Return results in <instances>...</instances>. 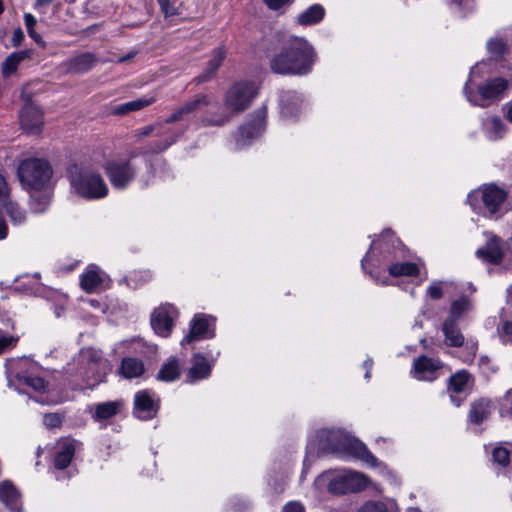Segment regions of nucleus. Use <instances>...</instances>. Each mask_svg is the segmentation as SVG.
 Returning a JSON list of instances; mask_svg holds the SVG:
<instances>
[{
    "instance_id": "nucleus-1",
    "label": "nucleus",
    "mask_w": 512,
    "mask_h": 512,
    "mask_svg": "<svg viewBox=\"0 0 512 512\" xmlns=\"http://www.w3.org/2000/svg\"><path fill=\"white\" fill-rule=\"evenodd\" d=\"M317 60L312 44L304 37L279 39L269 54V67L275 74L303 76L310 73Z\"/></svg>"
},
{
    "instance_id": "nucleus-2",
    "label": "nucleus",
    "mask_w": 512,
    "mask_h": 512,
    "mask_svg": "<svg viewBox=\"0 0 512 512\" xmlns=\"http://www.w3.org/2000/svg\"><path fill=\"white\" fill-rule=\"evenodd\" d=\"M105 366L99 351L85 348L66 364L64 372L76 387L92 388L104 380Z\"/></svg>"
},
{
    "instance_id": "nucleus-3",
    "label": "nucleus",
    "mask_w": 512,
    "mask_h": 512,
    "mask_svg": "<svg viewBox=\"0 0 512 512\" xmlns=\"http://www.w3.org/2000/svg\"><path fill=\"white\" fill-rule=\"evenodd\" d=\"M319 448L340 458H356L370 466L377 465V459L365 444L340 429H322L318 432Z\"/></svg>"
},
{
    "instance_id": "nucleus-4",
    "label": "nucleus",
    "mask_w": 512,
    "mask_h": 512,
    "mask_svg": "<svg viewBox=\"0 0 512 512\" xmlns=\"http://www.w3.org/2000/svg\"><path fill=\"white\" fill-rule=\"evenodd\" d=\"M368 486V478L357 471L330 469L322 472L314 480L313 488L318 495L327 492L332 495L357 493Z\"/></svg>"
},
{
    "instance_id": "nucleus-5",
    "label": "nucleus",
    "mask_w": 512,
    "mask_h": 512,
    "mask_svg": "<svg viewBox=\"0 0 512 512\" xmlns=\"http://www.w3.org/2000/svg\"><path fill=\"white\" fill-rule=\"evenodd\" d=\"M69 181L74 193L87 200H98L108 195V186L102 176L84 167L69 168Z\"/></svg>"
},
{
    "instance_id": "nucleus-6",
    "label": "nucleus",
    "mask_w": 512,
    "mask_h": 512,
    "mask_svg": "<svg viewBox=\"0 0 512 512\" xmlns=\"http://www.w3.org/2000/svg\"><path fill=\"white\" fill-rule=\"evenodd\" d=\"M53 175L50 163L42 158H27L20 162L17 176L23 189L29 192L44 190Z\"/></svg>"
},
{
    "instance_id": "nucleus-7",
    "label": "nucleus",
    "mask_w": 512,
    "mask_h": 512,
    "mask_svg": "<svg viewBox=\"0 0 512 512\" xmlns=\"http://www.w3.org/2000/svg\"><path fill=\"white\" fill-rule=\"evenodd\" d=\"M506 198L507 192L491 183L472 191L467 201L476 213L484 217H492L500 210Z\"/></svg>"
},
{
    "instance_id": "nucleus-8",
    "label": "nucleus",
    "mask_w": 512,
    "mask_h": 512,
    "mask_svg": "<svg viewBox=\"0 0 512 512\" xmlns=\"http://www.w3.org/2000/svg\"><path fill=\"white\" fill-rule=\"evenodd\" d=\"M481 64H477L471 69L470 76L464 87V93L467 100L473 105L485 107L490 101L500 98L503 92L508 88L509 81L503 78H495L487 81L485 84L478 86V92L473 93L470 90L471 85L474 84V78L478 74Z\"/></svg>"
},
{
    "instance_id": "nucleus-9",
    "label": "nucleus",
    "mask_w": 512,
    "mask_h": 512,
    "mask_svg": "<svg viewBox=\"0 0 512 512\" xmlns=\"http://www.w3.org/2000/svg\"><path fill=\"white\" fill-rule=\"evenodd\" d=\"M104 170L111 185L117 190H124L135 180L139 167L131 156L107 161Z\"/></svg>"
},
{
    "instance_id": "nucleus-10",
    "label": "nucleus",
    "mask_w": 512,
    "mask_h": 512,
    "mask_svg": "<svg viewBox=\"0 0 512 512\" xmlns=\"http://www.w3.org/2000/svg\"><path fill=\"white\" fill-rule=\"evenodd\" d=\"M258 93L256 84L252 81H240L232 85L225 96V108L233 113L246 110Z\"/></svg>"
},
{
    "instance_id": "nucleus-11",
    "label": "nucleus",
    "mask_w": 512,
    "mask_h": 512,
    "mask_svg": "<svg viewBox=\"0 0 512 512\" xmlns=\"http://www.w3.org/2000/svg\"><path fill=\"white\" fill-rule=\"evenodd\" d=\"M18 368H36V365L27 358L10 359L6 362V376L8 386L13 387L16 382L27 385L35 391L45 388V381L41 377L32 374H21Z\"/></svg>"
},
{
    "instance_id": "nucleus-12",
    "label": "nucleus",
    "mask_w": 512,
    "mask_h": 512,
    "mask_svg": "<svg viewBox=\"0 0 512 512\" xmlns=\"http://www.w3.org/2000/svg\"><path fill=\"white\" fill-rule=\"evenodd\" d=\"M266 116V107L262 106L255 111L253 119L248 124L240 127L236 138L239 148L249 144L252 139L258 137L264 131Z\"/></svg>"
},
{
    "instance_id": "nucleus-13",
    "label": "nucleus",
    "mask_w": 512,
    "mask_h": 512,
    "mask_svg": "<svg viewBox=\"0 0 512 512\" xmlns=\"http://www.w3.org/2000/svg\"><path fill=\"white\" fill-rule=\"evenodd\" d=\"M399 245L400 241L394 236L393 232L384 230L378 239L372 241L368 253L361 261L362 268L365 269L366 262L376 256V252L382 255L384 260H390V255Z\"/></svg>"
},
{
    "instance_id": "nucleus-14",
    "label": "nucleus",
    "mask_w": 512,
    "mask_h": 512,
    "mask_svg": "<svg viewBox=\"0 0 512 512\" xmlns=\"http://www.w3.org/2000/svg\"><path fill=\"white\" fill-rule=\"evenodd\" d=\"M485 235L487 237L486 244L476 250V257L484 262L500 265L504 260V241L492 233Z\"/></svg>"
},
{
    "instance_id": "nucleus-15",
    "label": "nucleus",
    "mask_w": 512,
    "mask_h": 512,
    "mask_svg": "<svg viewBox=\"0 0 512 512\" xmlns=\"http://www.w3.org/2000/svg\"><path fill=\"white\" fill-rule=\"evenodd\" d=\"M176 316L177 311L172 305L166 304L156 308L151 315V326L155 333L162 337H168Z\"/></svg>"
},
{
    "instance_id": "nucleus-16",
    "label": "nucleus",
    "mask_w": 512,
    "mask_h": 512,
    "mask_svg": "<svg viewBox=\"0 0 512 512\" xmlns=\"http://www.w3.org/2000/svg\"><path fill=\"white\" fill-rule=\"evenodd\" d=\"M214 319L203 314L195 315L190 322V332L184 337L181 344L192 343L202 339L214 337Z\"/></svg>"
},
{
    "instance_id": "nucleus-17",
    "label": "nucleus",
    "mask_w": 512,
    "mask_h": 512,
    "mask_svg": "<svg viewBox=\"0 0 512 512\" xmlns=\"http://www.w3.org/2000/svg\"><path fill=\"white\" fill-rule=\"evenodd\" d=\"M158 399L149 390L139 391L134 396V415L141 420H150L158 412Z\"/></svg>"
},
{
    "instance_id": "nucleus-18",
    "label": "nucleus",
    "mask_w": 512,
    "mask_h": 512,
    "mask_svg": "<svg viewBox=\"0 0 512 512\" xmlns=\"http://www.w3.org/2000/svg\"><path fill=\"white\" fill-rule=\"evenodd\" d=\"M442 366L440 360L422 355L414 360L411 374L420 381H433L437 378V372Z\"/></svg>"
},
{
    "instance_id": "nucleus-19",
    "label": "nucleus",
    "mask_w": 512,
    "mask_h": 512,
    "mask_svg": "<svg viewBox=\"0 0 512 512\" xmlns=\"http://www.w3.org/2000/svg\"><path fill=\"white\" fill-rule=\"evenodd\" d=\"M22 129L29 134H39L43 128V115L40 109L32 102H27L19 115Z\"/></svg>"
},
{
    "instance_id": "nucleus-20",
    "label": "nucleus",
    "mask_w": 512,
    "mask_h": 512,
    "mask_svg": "<svg viewBox=\"0 0 512 512\" xmlns=\"http://www.w3.org/2000/svg\"><path fill=\"white\" fill-rule=\"evenodd\" d=\"M109 278L97 266L90 265L80 278L81 288L87 293H94L109 287Z\"/></svg>"
},
{
    "instance_id": "nucleus-21",
    "label": "nucleus",
    "mask_w": 512,
    "mask_h": 512,
    "mask_svg": "<svg viewBox=\"0 0 512 512\" xmlns=\"http://www.w3.org/2000/svg\"><path fill=\"white\" fill-rule=\"evenodd\" d=\"M473 385V377L466 370H460L453 374L448 381V392L450 394L451 402L459 407L463 401L461 397L456 395L467 393Z\"/></svg>"
},
{
    "instance_id": "nucleus-22",
    "label": "nucleus",
    "mask_w": 512,
    "mask_h": 512,
    "mask_svg": "<svg viewBox=\"0 0 512 512\" xmlns=\"http://www.w3.org/2000/svg\"><path fill=\"white\" fill-rule=\"evenodd\" d=\"M214 361H209L204 355L197 353L192 357V366L187 372V382L194 383L210 376Z\"/></svg>"
},
{
    "instance_id": "nucleus-23",
    "label": "nucleus",
    "mask_w": 512,
    "mask_h": 512,
    "mask_svg": "<svg viewBox=\"0 0 512 512\" xmlns=\"http://www.w3.org/2000/svg\"><path fill=\"white\" fill-rule=\"evenodd\" d=\"M124 407V401L117 399L114 401L100 402L92 405L89 408L91 417L95 421H103L112 418L113 416L120 413Z\"/></svg>"
},
{
    "instance_id": "nucleus-24",
    "label": "nucleus",
    "mask_w": 512,
    "mask_h": 512,
    "mask_svg": "<svg viewBox=\"0 0 512 512\" xmlns=\"http://www.w3.org/2000/svg\"><path fill=\"white\" fill-rule=\"evenodd\" d=\"M77 444V441L70 438H65L58 442L54 458L55 468L63 470L69 466L74 457Z\"/></svg>"
},
{
    "instance_id": "nucleus-25",
    "label": "nucleus",
    "mask_w": 512,
    "mask_h": 512,
    "mask_svg": "<svg viewBox=\"0 0 512 512\" xmlns=\"http://www.w3.org/2000/svg\"><path fill=\"white\" fill-rule=\"evenodd\" d=\"M97 63L93 53L85 52L79 54L63 63L67 73L83 74L91 70Z\"/></svg>"
},
{
    "instance_id": "nucleus-26",
    "label": "nucleus",
    "mask_w": 512,
    "mask_h": 512,
    "mask_svg": "<svg viewBox=\"0 0 512 512\" xmlns=\"http://www.w3.org/2000/svg\"><path fill=\"white\" fill-rule=\"evenodd\" d=\"M444 342L450 347H461L465 338L458 327V322L452 320H444L442 325Z\"/></svg>"
},
{
    "instance_id": "nucleus-27",
    "label": "nucleus",
    "mask_w": 512,
    "mask_h": 512,
    "mask_svg": "<svg viewBox=\"0 0 512 512\" xmlns=\"http://www.w3.org/2000/svg\"><path fill=\"white\" fill-rule=\"evenodd\" d=\"M226 57V50L224 47H218L212 52V56L207 63L206 69L196 78L198 83L206 82L212 78L216 71L221 66Z\"/></svg>"
},
{
    "instance_id": "nucleus-28",
    "label": "nucleus",
    "mask_w": 512,
    "mask_h": 512,
    "mask_svg": "<svg viewBox=\"0 0 512 512\" xmlns=\"http://www.w3.org/2000/svg\"><path fill=\"white\" fill-rule=\"evenodd\" d=\"M302 98L295 91L283 92L280 96L281 114L285 117L294 116L301 107Z\"/></svg>"
},
{
    "instance_id": "nucleus-29",
    "label": "nucleus",
    "mask_w": 512,
    "mask_h": 512,
    "mask_svg": "<svg viewBox=\"0 0 512 512\" xmlns=\"http://www.w3.org/2000/svg\"><path fill=\"white\" fill-rule=\"evenodd\" d=\"M325 16V9L320 4H314L300 13L295 22L300 26H311L320 23Z\"/></svg>"
},
{
    "instance_id": "nucleus-30",
    "label": "nucleus",
    "mask_w": 512,
    "mask_h": 512,
    "mask_svg": "<svg viewBox=\"0 0 512 512\" xmlns=\"http://www.w3.org/2000/svg\"><path fill=\"white\" fill-rule=\"evenodd\" d=\"M145 368L142 360L135 357H126L121 361L120 373L126 379L142 376Z\"/></svg>"
},
{
    "instance_id": "nucleus-31",
    "label": "nucleus",
    "mask_w": 512,
    "mask_h": 512,
    "mask_svg": "<svg viewBox=\"0 0 512 512\" xmlns=\"http://www.w3.org/2000/svg\"><path fill=\"white\" fill-rule=\"evenodd\" d=\"M0 501L11 510L20 509V497L15 487L9 482L0 483Z\"/></svg>"
},
{
    "instance_id": "nucleus-32",
    "label": "nucleus",
    "mask_w": 512,
    "mask_h": 512,
    "mask_svg": "<svg viewBox=\"0 0 512 512\" xmlns=\"http://www.w3.org/2000/svg\"><path fill=\"white\" fill-rule=\"evenodd\" d=\"M473 304L467 296H461L454 300L449 309V315L445 320H452L458 322L460 318L467 312L471 311Z\"/></svg>"
},
{
    "instance_id": "nucleus-33",
    "label": "nucleus",
    "mask_w": 512,
    "mask_h": 512,
    "mask_svg": "<svg viewBox=\"0 0 512 512\" xmlns=\"http://www.w3.org/2000/svg\"><path fill=\"white\" fill-rule=\"evenodd\" d=\"M155 102L154 97H143L130 102H126L114 107L112 113L115 115H125L133 111H138Z\"/></svg>"
},
{
    "instance_id": "nucleus-34",
    "label": "nucleus",
    "mask_w": 512,
    "mask_h": 512,
    "mask_svg": "<svg viewBox=\"0 0 512 512\" xmlns=\"http://www.w3.org/2000/svg\"><path fill=\"white\" fill-rule=\"evenodd\" d=\"M491 413V403L487 399H480L472 403L469 413V418L473 423L479 424Z\"/></svg>"
},
{
    "instance_id": "nucleus-35",
    "label": "nucleus",
    "mask_w": 512,
    "mask_h": 512,
    "mask_svg": "<svg viewBox=\"0 0 512 512\" xmlns=\"http://www.w3.org/2000/svg\"><path fill=\"white\" fill-rule=\"evenodd\" d=\"M181 373L180 364L177 358H171L164 363L158 372L157 379L165 382L175 381Z\"/></svg>"
},
{
    "instance_id": "nucleus-36",
    "label": "nucleus",
    "mask_w": 512,
    "mask_h": 512,
    "mask_svg": "<svg viewBox=\"0 0 512 512\" xmlns=\"http://www.w3.org/2000/svg\"><path fill=\"white\" fill-rule=\"evenodd\" d=\"M483 130L489 140L500 139L505 133L502 120L498 117H488L483 121Z\"/></svg>"
},
{
    "instance_id": "nucleus-37",
    "label": "nucleus",
    "mask_w": 512,
    "mask_h": 512,
    "mask_svg": "<svg viewBox=\"0 0 512 512\" xmlns=\"http://www.w3.org/2000/svg\"><path fill=\"white\" fill-rule=\"evenodd\" d=\"M29 56L30 52L28 50L17 51L10 54L2 64L3 75L5 77L10 76L17 70L19 63L27 59Z\"/></svg>"
},
{
    "instance_id": "nucleus-38",
    "label": "nucleus",
    "mask_w": 512,
    "mask_h": 512,
    "mask_svg": "<svg viewBox=\"0 0 512 512\" xmlns=\"http://www.w3.org/2000/svg\"><path fill=\"white\" fill-rule=\"evenodd\" d=\"M389 274L393 277L399 276H417L419 274V266L412 262L394 263L388 268Z\"/></svg>"
},
{
    "instance_id": "nucleus-39",
    "label": "nucleus",
    "mask_w": 512,
    "mask_h": 512,
    "mask_svg": "<svg viewBox=\"0 0 512 512\" xmlns=\"http://www.w3.org/2000/svg\"><path fill=\"white\" fill-rule=\"evenodd\" d=\"M3 206L13 225H21L26 221V212L18 203L9 200Z\"/></svg>"
},
{
    "instance_id": "nucleus-40",
    "label": "nucleus",
    "mask_w": 512,
    "mask_h": 512,
    "mask_svg": "<svg viewBox=\"0 0 512 512\" xmlns=\"http://www.w3.org/2000/svg\"><path fill=\"white\" fill-rule=\"evenodd\" d=\"M30 206L33 212L42 213L50 203V195L46 188L40 192H30Z\"/></svg>"
},
{
    "instance_id": "nucleus-41",
    "label": "nucleus",
    "mask_w": 512,
    "mask_h": 512,
    "mask_svg": "<svg viewBox=\"0 0 512 512\" xmlns=\"http://www.w3.org/2000/svg\"><path fill=\"white\" fill-rule=\"evenodd\" d=\"M511 453V448L498 444L492 451L493 461L500 466L506 467L510 463Z\"/></svg>"
},
{
    "instance_id": "nucleus-42",
    "label": "nucleus",
    "mask_w": 512,
    "mask_h": 512,
    "mask_svg": "<svg viewBox=\"0 0 512 512\" xmlns=\"http://www.w3.org/2000/svg\"><path fill=\"white\" fill-rule=\"evenodd\" d=\"M209 104V99L207 95L199 94L196 95L192 100L186 102L182 105L185 113L188 115L193 114L199 111L202 107L207 106Z\"/></svg>"
},
{
    "instance_id": "nucleus-43",
    "label": "nucleus",
    "mask_w": 512,
    "mask_h": 512,
    "mask_svg": "<svg viewBox=\"0 0 512 512\" xmlns=\"http://www.w3.org/2000/svg\"><path fill=\"white\" fill-rule=\"evenodd\" d=\"M487 50L492 57L499 58L507 52V43L499 37L491 38L487 42Z\"/></svg>"
},
{
    "instance_id": "nucleus-44",
    "label": "nucleus",
    "mask_w": 512,
    "mask_h": 512,
    "mask_svg": "<svg viewBox=\"0 0 512 512\" xmlns=\"http://www.w3.org/2000/svg\"><path fill=\"white\" fill-rule=\"evenodd\" d=\"M24 22L28 31L29 36L39 45L45 46L42 37L35 31L34 26L36 25V18L31 13L24 14Z\"/></svg>"
},
{
    "instance_id": "nucleus-45",
    "label": "nucleus",
    "mask_w": 512,
    "mask_h": 512,
    "mask_svg": "<svg viewBox=\"0 0 512 512\" xmlns=\"http://www.w3.org/2000/svg\"><path fill=\"white\" fill-rule=\"evenodd\" d=\"M19 337L10 335L0 329V355L13 349L18 343Z\"/></svg>"
},
{
    "instance_id": "nucleus-46",
    "label": "nucleus",
    "mask_w": 512,
    "mask_h": 512,
    "mask_svg": "<svg viewBox=\"0 0 512 512\" xmlns=\"http://www.w3.org/2000/svg\"><path fill=\"white\" fill-rule=\"evenodd\" d=\"M497 331L503 343L512 344V319L501 321Z\"/></svg>"
},
{
    "instance_id": "nucleus-47",
    "label": "nucleus",
    "mask_w": 512,
    "mask_h": 512,
    "mask_svg": "<svg viewBox=\"0 0 512 512\" xmlns=\"http://www.w3.org/2000/svg\"><path fill=\"white\" fill-rule=\"evenodd\" d=\"M448 284L442 281H433L427 288V295L433 300H439L443 297L444 287Z\"/></svg>"
},
{
    "instance_id": "nucleus-48",
    "label": "nucleus",
    "mask_w": 512,
    "mask_h": 512,
    "mask_svg": "<svg viewBox=\"0 0 512 512\" xmlns=\"http://www.w3.org/2000/svg\"><path fill=\"white\" fill-rule=\"evenodd\" d=\"M357 512H392L387 505L381 501H368Z\"/></svg>"
},
{
    "instance_id": "nucleus-49",
    "label": "nucleus",
    "mask_w": 512,
    "mask_h": 512,
    "mask_svg": "<svg viewBox=\"0 0 512 512\" xmlns=\"http://www.w3.org/2000/svg\"><path fill=\"white\" fill-rule=\"evenodd\" d=\"M463 346L465 351L463 360L465 362L472 361L475 358L478 350V342L474 339H467L466 341H464Z\"/></svg>"
},
{
    "instance_id": "nucleus-50",
    "label": "nucleus",
    "mask_w": 512,
    "mask_h": 512,
    "mask_svg": "<svg viewBox=\"0 0 512 512\" xmlns=\"http://www.w3.org/2000/svg\"><path fill=\"white\" fill-rule=\"evenodd\" d=\"M43 423L48 428H56L62 424V417L58 413H48L44 415Z\"/></svg>"
},
{
    "instance_id": "nucleus-51",
    "label": "nucleus",
    "mask_w": 512,
    "mask_h": 512,
    "mask_svg": "<svg viewBox=\"0 0 512 512\" xmlns=\"http://www.w3.org/2000/svg\"><path fill=\"white\" fill-rule=\"evenodd\" d=\"M179 135H175L173 137H170L169 139H165L163 141L155 142L153 146L151 147V152L153 153H160L167 148H169L177 139Z\"/></svg>"
},
{
    "instance_id": "nucleus-52",
    "label": "nucleus",
    "mask_w": 512,
    "mask_h": 512,
    "mask_svg": "<svg viewBox=\"0 0 512 512\" xmlns=\"http://www.w3.org/2000/svg\"><path fill=\"white\" fill-rule=\"evenodd\" d=\"M8 197H9L8 184H7L4 176L0 174V203L4 204L5 202L9 201Z\"/></svg>"
},
{
    "instance_id": "nucleus-53",
    "label": "nucleus",
    "mask_w": 512,
    "mask_h": 512,
    "mask_svg": "<svg viewBox=\"0 0 512 512\" xmlns=\"http://www.w3.org/2000/svg\"><path fill=\"white\" fill-rule=\"evenodd\" d=\"M282 512H305V507L299 501H290L284 505Z\"/></svg>"
},
{
    "instance_id": "nucleus-54",
    "label": "nucleus",
    "mask_w": 512,
    "mask_h": 512,
    "mask_svg": "<svg viewBox=\"0 0 512 512\" xmlns=\"http://www.w3.org/2000/svg\"><path fill=\"white\" fill-rule=\"evenodd\" d=\"M155 130V125H147L135 131L134 137L139 141L144 137L150 136Z\"/></svg>"
},
{
    "instance_id": "nucleus-55",
    "label": "nucleus",
    "mask_w": 512,
    "mask_h": 512,
    "mask_svg": "<svg viewBox=\"0 0 512 512\" xmlns=\"http://www.w3.org/2000/svg\"><path fill=\"white\" fill-rule=\"evenodd\" d=\"M186 117H187V114L185 113L183 107L181 106L178 109H176L174 111V113L165 120V122L168 123V124L169 123H174V122L183 120Z\"/></svg>"
},
{
    "instance_id": "nucleus-56",
    "label": "nucleus",
    "mask_w": 512,
    "mask_h": 512,
    "mask_svg": "<svg viewBox=\"0 0 512 512\" xmlns=\"http://www.w3.org/2000/svg\"><path fill=\"white\" fill-rule=\"evenodd\" d=\"M293 0H263L267 7L271 10H278L286 4H290Z\"/></svg>"
},
{
    "instance_id": "nucleus-57",
    "label": "nucleus",
    "mask_w": 512,
    "mask_h": 512,
    "mask_svg": "<svg viewBox=\"0 0 512 512\" xmlns=\"http://www.w3.org/2000/svg\"><path fill=\"white\" fill-rule=\"evenodd\" d=\"M229 121L228 116H221L219 118H204L203 123L205 125L222 126Z\"/></svg>"
},
{
    "instance_id": "nucleus-58",
    "label": "nucleus",
    "mask_w": 512,
    "mask_h": 512,
    "mask_svg": "<svg viewBox=\"0 0 512 512\" xmlns=\"http://www.w3.org/2000/svg\"><path fill=\"white\" fill-rule=\"evenodd\" d=\"M24 33L22 31L21 28H17L13 31V35H12V39H11V42H12V45L14 47H18L20 46V44L22 43V41L24 40Z\"/></svg>"
},
{
    "instance_id": "nucleus-59",
    "label": "nucleus",
    "mask_w": 512,
    "mask_h": 512,
    "mask_svg": "<svg viewBox=\"0 0 512 512\" xmlns=\"http://www.w3.org/2000/svg\"><path fill=\"white\" fill-rule=\"evenodd\" d=\"M502 406L508 413L512 414V388L503 397Z\"/></svg>"
},
{
    "instance_id": "nucleus-60",
    "label": "nucleus",
    "mask_w": 512,
    "mask_h": 512,
    "mask_svg": "<svg viewBox=\"0 0 512 512\" xmlns=\"http://www.w3.org/2000/svg\"><path fill=\"white\" fill-rule=\"evenodd\" d=\"M454 2L467 12H471L475 9V0H454Z\"/></svg>"
},
{
    "instance_id": "nucleus-61",
    "label": "nucleus",
    "mask_w": 512,
    "mask_h": 512,
    "mask_svg": "<svg viewBox=\"0 0 512 512\" xmlns=\"http://www.w3.org/2000/svg\"><path fill=\"white\" fill-rule=\"evenodd\" d=\"M159 3L161 5V9L164 12L165 16H172L174 15V10L170 6L169 0H159Z\"/></svg>"
},
{
    "instance_id": "nucleus-62",
    "label": "nucleus",
    "mask_w": 512,
    "mask_h": 512,
    "mask_svg": "<svg viewBox=\"0 0 512 512\" xmlns=\"http://www.w3.org/2000/svg\"><path fill=\"white\" fill-rule=\"evenodd\" d=\"M8 234V227L6 225L5 220L0 215V240H3L7 237Z\"/></svg>"
},
{
    "instance_id": "nucleus-63",
    "label": "nucleus",
    "mask_w": 512,
    "mask_h": 512,
    "mask_svg": "<svg viewBox=\"0 0 512 512\" xmlns=\"http://www.w3.org/2000/svg\"><path fill=\"white\" fill-rule=\"evenodd\" d=\"M502 270L505 272H512V255L505 259L502 264Z\"/></svg>"
},
{
    "instance_id": "nucleus-64",
    "label": "nucleus",
    "mask_w": 512,
    "mask_h": 512,
    "mask_svg": "<svg viewBox=\"0 0 512 512\" xmlns=\"http://www.w3.org/2000/svg\"><path fill=\"white\" fill-rule=\"evenodd\" d=\"M506 118L512 123V100L506 104Z\"/></svg>"
}]
</instances>
